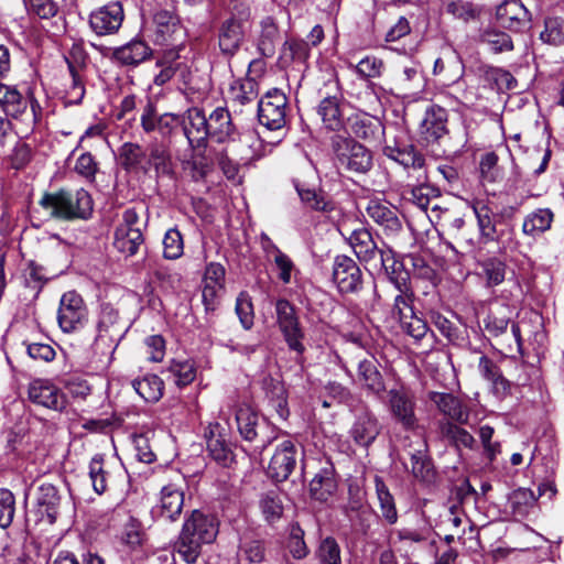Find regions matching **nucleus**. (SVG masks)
Wrapping results in <instances>:
<instances>
[{
  "label": "nucleus",
  "instance_id": "obj_64",
  "mask_svg": "<svg viewBox=\"0 0 564 564\" xmlns=\"http://www.w3.org/2000/svg\"><path fill=\"white\" fill-rule=\"evenodd\" d=\"M33 152L30 144L25 142H18L12 152L8 155L7 161L14 170L24 169L32 160Z\"/></svg>",
  "mask_w": 564,
  "mask_h": 564
},
{
  "label": "nucleus",
  "instance_id": "obj_27",
  "mask_svg": "<svg viewBox=\"0 0 564 564\" xmlns=\"http://www.w3.org/2000/svg\"><path fill=\"white\" fill-rule=\"evenodd\" d=\"M513 310L509 304L495 301L488 308L487 316L484 318V329L494 337L506 333L511 322Z\"/></svg>",
  "mask_w": 564,
  "mask_h": 564
},
{
  "label": "nucleus",
  "instance_id": "obj_26",
  "mask_svg": "<svg viewBox=\"0 0 564 564\" xmlns=\"http://www.w3.org/2000/svg\"><path fill=\"white\" fill-rule=\"evenodd\" d=\"M429 400L448 419L447 421L459 424L467 423L469 413L457 397L452 393L431 391Z\"/></svg>",
  "mask_w": 564,
  "mask_h": 564
},
{
  "label": "nucleus",
  "instance_id": "obj_17",
  "mask_svg": "<svg viewBox=\"0 0 564 564\" xmlns=\"http://www.w3.org/2000/svg\"><path fill=\"white\" fill-rule=\"evenodd\" d=\"M367 216L378 225L387 237H393L401 232L402 221L398 209L387 202L370 199L366 207Z\"/></svg>",
  "mask_w": 564,
  "mask_h": 564
},
{
  "label": "nucleus",
  "instance_id": "obj_46",
  "mask_svg": "<svg viewBox=\"0 0 564 564\" xmlns=\"http://www.w3.org/2000/svg\"><path fill=\"white\" fill-rule=\"evenodd\" d=\"M317 112L325 127L329 130H339L343 126V118L339 109V100L336 96H328L322 99Z\"/></svg>",
  "mask_w": 564,
  "mask_h": 564
},
{
  "label": "nucleus",
  "instance_id": "obj_20",
  "mask_svg": "<svg viewBox=\"0 0 564 564\" xmlns=\"http://www.w3.org/2000/svg\"><path fill=\"white\" fill-rule=\"evenodd\" d=\"M410 468L405 463V467L411 471L412 476L426 486L434 485L437 479V471L433 460L429 455L427 444L420 443L417 448L409 451Z\"/></svg>",
  "mask_w": 564,
  "mask_h": 564
},
{
  "label": "nucleus",
  "instance_id": "obj_45",
  "mask_svg": "<svg viewBox=\"0 0 564 564\" xmlns=\"http://www.w3.org/2000/svg\"><path fill=\"white\" fill-rule=\"evenodd\" d=\"M375 487L382 518L389 524H394L398 521V511L393 496L379 476L375 477Z\"/></svg>",
  "mask_w": 564,
  "mask_h": 564
},
{
  "label": "nucleus",
  "instance_id": "obj_22",
  "mask_svg": "<svg viewBox=\"0 0 564 564\" xmlns=\"http://www.w3.org/2000/svg\"><path fill=\"white\" fill-rule=\"evenodd\" d=\"M500 24L513 32L522 31L530 22V12L521 0H506L496 11Z\"/></svg>",
  "mask_w": 564,
  "mask_h": 564
},
{
  "label": "nucleus",
  "instance_id": "obj_51",
  "mask_svg": "<svg viewBox=\"0 0 564 564\" xmlns=\"http://www.w3.org/2000/svg\"><path fill=\"white\" fill-rule=\"evenodd\" d=\"M310 55L308 43L303 40H289L283 44L280 62L289 65L291 62L304 63Z\"/></svg>",
  "mask_w": 564,
  "mask_h": 564
},
{
  "label": "nucleus",
  "instance_id": "obj_58",
  "mask_svg": "<svg viewBox=\"0 0 564 564\" xmlns=\"http://www.w3.org/2000/svg\"><path fill=\"white\" fill-rule=\"evenodd\" d=\"M30 13L40 19H52L59 14L62 0H24Z\"/></svg>",
  "mask_w": 564,
  "mask_h": 564
},
{
  "label": "nucleus",
  "instance_id": "obj_35",
  "mask_svg": "<svg viewBox=\"0 0 564 564\" xmlns=\"http://www.w3.org/2000/svg\"><path fill=\"white\" fill-rule=\"evenodd\" d=\"M478 371L484 379L491 383L492 391L498 397H505L510 389V382L502 376L498 365L482 355L478 361Z\"/></svg>",
  "mask_w": 564,
  "mask_h": 564
},
{
  "label": "nucleus",
  "instance_id": "obj_52",
  "mask_svg": "<svg viewBox=\"0 0 564 564\" xmlns=\"http://www.w3.org/2000/svg\"><path fill=\"white\" fill-rule=\"evenodd\" d=\"M166 371L178 387L189 384L196 377V369L191 360H172Z\"/></svg>",
  "mask_w": 564,
  "mask_h": 564
},
{
  "label": "nucleus",
  "instance_id": "obj_29",
  "mask_svg": "<svg viewBox=\"0 0 564 564\" xmlns=\"http://www.w3.org/2000/svg\"><path fill=\"white\" fill-rule=\"evenodd\" d=\"M380 267L388 274L390 281L395 285L399 292L410 291L408 281L409 273L404 269L402 261L395 259V254L391 249H383L378 259Z\"/></svg>",
  "mask_w": 564,
  "mask_h": 564
},
{
  "label": "nucleus",
  "instance_id": "obj_50",
  "mask_svg": "<svg viewBox=\"0 0 564 564\" xmlns=\"http://www.w3.org/2000/svg\"><path fill=\"white\" fill-rule=\"evenodd\" d=\"M149 161L158 173L169 175L172 173V158L165 140L154 142L149 147Z\"/></svg>",
  "mask_w": 564,
  "mask_h": 564
},
{
  "label": "nucleus",
  "instance_id": "obj_8",
  "mask_svg": "<svg viewBox=\"0 0 564 564\" xmlns=\"http://www.w3.org/2000/svg\"><path fill=\"white\" fill-rule=\"evenodd\" d=\"M140 126L145 134L158 133L162 140L174 134L180 127L177 113H159L156 105L148 99L141 109Z\"/></svg>",
  "mask_w": 564,
  "mask_h": 564
},
{
  "label": "nucleus",
  "instance_id": "obj_55",
  "mask_svg": "<svg viewBox=\"0 0 564 564\" xmlns=\"http://www.w3.org/2000/svg\"><path fill=\"white\" fill-rule=\"evenodd\" d=\"M401 329L414 340H422L429 333L427 323L415 312L404 315L399 319Z\"/></svg>",
  "mask_w": 564,
  "mask_h": 564
},
{
  "label": "nucleus",
  "instance_id": "obj_47",
  "mask_svg": "<svg viewBox=\"0 0 564 564\" xmlns=\"http://www.w3.org/2000/svg\"><path fill=\"white\" fill-rule=\"evenodd\" d=\"M479 42L489 46L490 51L495 54L510 52L513 50V42L509 34L487 28L480 31Z\"/></svg>",
  "mask_w": 564,
  "mask_h": 564
},
{
  "label": "nucleus",
  "instance_id": "obj_40",
  "mask_svg": "<svg viewBox=\"0 0 564 564\" xmlns=\"http://www.w3.org/2000/svg\"><path fill=\"white\" fill-rule=\"evenodd\" d=\"M143 242L144 238L141 229L116 228L113 246L127 257L134 256Z\"/></svg>",
  "mask_w": 564,
  "mask_h": 564
},
{
  "label": "nucleus",
  "instance_id": "obj_18",
  "mask_svg": "<svg viewBox=\"0 0 564 564\" xmlns=\"http://www.w3.org/2000/svg\"><path fill=\"white\" fill-rule=\"evenodd\" d=\"M184 506V491L175 484H169L161 489L159 502L152 508L153 518L164 521H175Z\"/></svg>",
  "mask_w": 564,
  "mask_h": 564
},
{
  "label": "nucleus",
  "instance_id": "obj_42",
  "mask_svg": "<svg viewBox=\"0 0 564 564\" xmlns=\"http://www.w3.org/2000/svg\"><path fill=\"white\" fill-rule=\"evenodd\" d=\"M134 391L147 402H156L163 395L164 382L156 375H147L132 381Z\"/></svg>",
  "mask_w": 564,
  "mask_h": 564
},
{
  "label": "nucleus",
  "instance_id": "obj_21",
  "mask_svg": "<svg viewBox=\"0 0 564 564\" xmlns=\"http://www.w3.org/2000/svg\"><path fill=\"white\" fill-rule=\"evenodd\" d=\"M447 113L441 107H431L425 111L424 118L420 124L421 139L426 144L440 143L447 133Z\"/></svg>",
  "mask_w": 564,
  "mask_h": 564
},
{
  "label": "nucleus",
  "instance_id": "obj_16",
  "mask_svg": "<svg viewBox=\"0 0 564 564\" xmlns=\"http://www.w3.org/2000/svg\"><path fill=\"white\" fill-rule=\"evenodd\" d=\"M389 409L395 422L404 430L412 431L417 426L415 401L413 395L403 389L389 391Z\"/></svg>",
  "mask_w": 564,
  "mask_h": 564
},
{
  "label": "nucleus",
  "instance_id": "obj_19",
  "mask_svg": "<svg viewBox=\"0 0 564 564\" xmlns=\"http://www.w3.org/2000/svg\"><path fill=\"white\" fill-rule=\"evenodd\" d=\"M471 207L477 219L480 238L485 242H502L506 238V230L499 228V220L488 203L481 199H476Z\"/></svg>",
  "mask_w": 564,
  "mask_h": 564
},
{
  "label": "nucleus",
  "instance_id": "obj_5",
  "mask_svg": "<svg viewBox=\"0 0 564 564\" xmlns=\"http://www.w3.org/2000/svg\"><path fill=\"white\" fill-rule=\"evenodd\" d=\"M278 327L290 350L302 355L305 351L303 339L305 337L296 315L295 307L285 299L275 302Z\"/></svg>",
  "mask_w": 564,
  "mask_h": 564
},
{
  "label": "nucleus",
  "instance_id": "obj_3",
  "mask_svg": "<svg viewBox=\"0 0 564 564\" xmlns=\"http://www.w3.org/2000/svg\"><path fill=\"white\" fill-rule=\"evenodd\" d=\"M335 165L339 172L367 174L373 166L370 150L352 138L336 134L332 138Z\"/></svg>",
  "mask_w": 564,
  "mask_h": 564
},
{
  "label": "nucleus",
  "instance_id": "obj_60",
  "mask_svg": "<svg viewBox=\"0 0 564 564\" xmlns=\"http://www.w3.org/2000/svg\"><path fill=\"white\" fill-rule=\"evenodd\" d=\"M107 476L108 473L104 468L102 455H95L89 464V477L94 490L99 495L107 490Z\"/></svg>",
  "mask_w": 564,
  "mask_h": 564
},
{
  "label": "nucleus",
  "instance_id": "obj_31",
  "mask_svg": "<svg viewBox=\"0 0 564 564\" xmlns=\"http://www.w3.org/2000/svg\"><path fill=\"white\" fill-rule=\"evenodd\" d=\"M208 138L223 143L229 140L235 133L231 117L226 108H216L208 118Z\"/></svg>",
  "mask_w": 564,
  "mask_h": 564
},
{
  "label": "nucleus",
  "instance_id": "obj_44",
  "mask_svg": "<svg viewBox=\"0 0 564 564\" xmlns=\"http://www.w3.org/2000/svg\"><path fill=\"white\" fill-rule=\"evenodd\" d=\"M553 217L551 209L539 208L524 218L522 232L531 237L543 234L551 228Z\"/></svg>",
  "mask_w": 564,
  "mask_h": 564
},
{
  "label": "nucleus",
  "instance_id": "obj_62",
  "mask_svg": "<svg viewBox=\"0 0 564 564\" xmlns=\"http://www.w3.org/2000/svg\"><path fill=\"white\" fill-rule=\"evenodd\" d=\"M380 124L375 122L371 118H355L351 122V133L359 139L371 141L376 139Z\"/></svg>",
  "mask_w": 564,
  "mask_h": 564
},
{
  "label": "nucleus",
  "instance_id": "obj_2",
  "mask_svg": "<svg viewBox=\"0 0 564 564\" xmlns=\"http://www.w3.org/2000/svg\"><path fill=\"white\" fill-rule=\"evenodd\" d=\"M40 205L51 217L63 220L87 219L93 212L91 196L84 188L45 193Z\"/></svg>",
  "mask_w": 564,
  "mask_h": 564
},
{
  "label": "nucleus",
  "instance_id": "obj_48",
  "mask_svg": "<svg viewBox=\"0 0 564 564\" xmlns=\"http://www.w3.org/2000/svg\"><path fill=\"white\" fill-rule=\"evenodd\" d=\"M337 485L329 470H322L310 482L311 496L318 501H326L335 491Z\"/></svg>",
  "mask_w": 564,
  "mask_h": 564
},
{
  "label": "nucleus",
  "instance_id": "obj_37",
  "mask_svg": "<svg viewBox=\"0 0 564 564\" xmlns=\"http://www.w3.org/2000/svg\"><path fill=\"white\" fill-rule=\"evenodd\" d=\"M358 380L364 388L379 395L386 390L382 375L373 359H364L358 364Z\"/></svg>",
  "mask_w": 564,
  "mask_h": 564
},
{
  "label": "nucleus",
  "instance_id": "obj_4",
  "mask_svg": "<svg viewBox=\"0 0 564 564\" xmlns=\"http://www.w3.org/2000/svg\"><path fill=\"white\" fill-rule=\"evenodd\" d=\"M118 314L113 311H104L98 323V333L91 346L94 354L99 357L110 359L119 341L124 336L127 329L119 323Z\"/></svg>",
  "mask_w": 564,
  "mask_h": 564
},
{
  "label": "nucleus",
  "instance_id": "obj_54",
  "mask_svg": "<svg viewBox=\"0 0 564 564\" xmlns=\"http://www.w3.org/2000/svg\"><path fill=\"white\" fill-rule=\"evenodd\" d=\"M536 498L532 490L519 488L509 496V505L514 516L523 517L534 506Z\"/></svg>",
  "mask_w": 564,
  "mask_h": 564
},
{
  "label": "nucleus",
  "instance_id": "obj_6",
  "mask_svg": "<svg viewBox=\"0 0 564 564\" xmlns=\"http://www.w3.org/2000/svg\"><path fill=\"white\" fill-rule=\"evenodd\" d=\"M288 98L278 88L268 90L258 102L259 122L269 130H280L286 124Z\"/></svg>",
  "mask_w": 564,
  "mask_h": 564
},
{
  "label": "nucleus",
  "instance_id": "obj_39",
  "mask_svg": "<svg viewBox=\"0 0 564 564\" xmlns=\"http://www.w3.org/2000/svg\"><path fill=\"white\" fill-rule=\"evenodd\" d=\"M237 560L239 564H265L267 551L262 540L240 539Z\"/></svg>",
  "mask_w": 564,
  "mask_h": 564
},
{
  "label": "nucleus",
  "instance_id": "obj_7",
  "mask_svg": "<svg viewBox=\"0 0 564 564\" xmlns=\"http://www.w3.org/2000/svg\"><path fill=\"white\" fill-rule=\"evenodd\" d=\"M249 14L240 12L223 20L218 26L217 37L221 54L226 57L235 56L240 50L246 35V23Z\"/></svg>",
  "mask_w": 564,
  "mask_h": 564
},
{
  "label": "nucleus",
  "instance_id": "obj_53",
  "mask_svg": "<svg viewBox=\"0 0 564 564\" xmlns=\"http://www.w3.org/2000/svg\"><path fill=\"white\" fill-rule=\"evenodd\" d=\"M315 556L319 564H341L340 546L333 536H327L319 542Z\"/></svg>",
  "mask_w": 564,
  "mask_h": 564
},
{
  "label": "nucleus",
  "instance_id": "obj_49",
  "mask_svg": "<svg viewBox=\"0 0 564 564\" xmlns=\"http://www.w3.org/2000/svg\"><path fill=\"white\" fill-rule=\"evenodd\" d=\"M259 507L264 520L270 524L276 522L283 514L282 499L276 490H269L262 494Z\"/></svg>",
  "mask_w": 564,
  "mask_h": 564
},
{
  "label": "nucleus",
  "instance_id": "obj_63",
  "mask_svg": "<svg viewBox=\"0 0 564 564\" xmlns=\"http://www.w3.org/2000/svg\"><path fill=\"white\" fill-rule=\"evenodd\" d=\"M268 241L273 250V261L279 270V279L284 284H289L291 282L292 271L294 270V263L291 258L282 252L270 239H268Z\"/></svg>",
  "mask_w": 564,
  "mask_h": 564
},
{
  "label": "nucleus",
  "instance_id": "obj_10",
  "mask_svg": "<svg viewBox=\"0 0 564 564\" xmlns=\"http://www.w3.org/2000/svg\"><path fill=\"white\" fill-rule=\"evenodd\" d=\"M180 126L187 139L188 145L193 149L206 147L208 139V119L200 108H188L182 115H178Z\"/></svg>",
  "mask_w": 564,
  "mask_h": 564
},
{
  "label": "nucleus",
  "instance_id": "obj_56",
  "mask_svg": "<svg viewBox=\"0 0 564 564\" xmlns=\"http://www.w3.org/2000/svg\"><path fill=\"white\" fill-rule=\"evenodd\" d=\"M144 156L145 152L138 143L127 142L120 148V162L127 171L140 169Z\"/></svg>",
  "mask_w": 564,
  "mask_h": 564
},
{
  "label": "nucleus",
  "instance_id": "obj_33",
  "mask_svg": "<svg viewBox=\"0 0 564 564\" xmlns=\"http://www.w3.org/2000/svg\"><path fill=\"white\" fill-rule=\"evenodd\" d=\"M480 276L485 280L487 288L500 285L508 272L506 259L500 256H488L478 261Z\"/></svg>",
  "mask_w": 564,
  "mask_h": 564
},
{
  "label": "nucleus",
  "instance_id": "obj_9",
  "mask_svg": "<svg viewBox=\"0 0 564 564\" xmlns=\"http://www.w3.org/2000/svg\"><path fill=\"white\" fill-rule=\"evenodd\" d=\"M57 322L65 333H73L84 327L87 322V308L82 296L75 291L62 295L57 312Z\"/></svg>",
  "mask_w": 564,
  "mask_h": 564
},
{
  "label": "nucleus",
  "instance_id": "obj_43",
  "mask_svg": "<svg viewBox=\"0 0 564 564\" xmlns=\"http://www.w3.org/2000/svg\"><path fill=\"white\" fill-rule=\"evenodd\" d=\"M446 12L464 23L480 20L484 9L480 4L468 0H451L445 6Z\"/></svg>",
  "mask_w": 564,
  "mask_h": 564
},
{
  "label": "nucleus",
  "instance_id": "obj_36",
  "mask_svg": "<svg viewBox=\"0 0 564 564\" xmlns=\"http://www.w3.org/2000/svg\"><path fill=\"white\" fill-rule=\"evenodd\" d=\"M280 39L278 24L271 17L260 21V32L257 39V50L263 57H271L275 53V46Z\"/></svg>",
  "mask_w": 564,
  "mask_h": 564
},
{
  "label": "nucleus",
  "instance_id": "obj_23",
  "mask_svg": "<svg viewBox=\"0 0 564 564\" xmlns=\"http://www.w3.org/2000/svg\"><path fill=\"white\" fill-rule=\"evenodd\" d=\"M381 425L373 413L366 410L357 415L349 434L354 442L361 447H369L378 437Z\"/></svg>",
  "mask_w": 564,
  "mask_h": 564
},
{
  "label": "nucleus",
  "instance_id": "obj_57",
  "mask_svg": "<svg viewBox=\"0 0 564 564\" xmlns=\"http://www.w3.org/2000/svg\"><path fill=\"white\" fill-rule=\"evenodd\" d=\"M184 242L176 228L169 229L163 238V256L169 260H176L183 256Z\"/></svg>",
  "mask_w": 564,
  "mask_h": 564
},
{
  "label": "nucleus",
  "instance_id": "obj_11",
  "mask_svg": "<svg viewBox=\"0 0 564 564\" xmlns=\"http://www.w3.org/2000/svg\"><path fill=\"white\" fill-rule=\"evenodd\" d=\"M154 42L160 45L178 46L185 31L177 15L169 10H160L153 15Z\"/></svg>",
  "mask_w": 564,
  "mask_h": 564
},
{
  "label": "nucleus",
  "instance_id": "obj_32",
  "mask_svg": "<svg viewBox=\"0 0 564 564\" xmlns=\"http://www.w3.org/2000/svg\"><path fill=\"white\" fill-rule=\"evenodd\" d=\"M383 153L404 169L422 170L425 164L424 156L411 144L402 147L387 144Z\"/></svg>",
  "mask_w": 564,
  "mask_h": 564
},
{
  "label": "nucleus",
  "instance_id": "obj_15",
  "mask_svg": "<svg viewBox=\"0 0 564 564\" xmlns=\"http://www.w3.org/2000/svg\"><path fill=\"white\" fill-rule=\"evenodd\" d=\"M28 395L34 404L54 411H63L66 408L65 393L53 382L46 379H35L28 388Z\"/></svg>",
  "mask_w": 564,
  "mask_h": 564
},
{
  "label": "nucleus",
  "instance_id": "obj_61",
  "mask_svg": "<svg viewBox=\"0 0 564 564\" xmlns=\"http://www.w3.org/2000/svg\"><path fill=\"white\" fill-rule=\"evenodd\" d=\"M544 31L540 39L551 45H562L564 43L563 20L560 18H547L544 21Z\"/></svg>",
  "mask_w": 564,
  "mask_h": 564
},
{
  "label": "nucleus",
  "instance_id": "obj_38",
  "mask_svg": "<svg viewBox=\"0 0 564 564\" xmlns=\"http://www.w3.org/2000/svg\"><path fill=\"white\" fill-rule=\"evenodd\" d=\"M438 429L442 438L447 441L448 444L456 449H460L462 447L471 449L476 444L474 436L455 422L440 421Z\"/></svg>",
  "mask_w": 564,
  "mask_h": 564
},
{
  "label": "nucleus",
  "instance_id": "obj_14",
  "mask_svg": "<svg viewBox=\"0 0 564 564\" xmlns=\"http://www.w3.org/2000/svg\"><path fill=\"white\" fill-rule=\"evenodd\" d=\"M297 448L291 440L282 441L275 448L267 474L276 482L286 480L296 466Z\"/></svg>",
  "mask_w": 564,
  "mask_h": 564
},
{
  "label": "nucleus",
  "instance_id": "obj_25",
  "mask_svg": "<svg viewBox=\"0 0 564 564\" xmlns=\"http://www.w3.org/2000/svg\"><path fill=\"white\" fill-rule=\"evenodd\" d=\"M345 237L360 262L369 264L381 253L382 249L377 246L371 232L365 227L354 229Z\"/></svg>",
  "mask_w": 564,
  "mask_h": 564
},
{
  "label": "nucleus",
  "instance_id": "obj_34",
  "mask_svg": "<svg viewBox=\"0 0 564 564\" xmlns=\"http://www.w3.org/2000/svg\"><path fill=\"white\" fill-rule=\"evenodd\" d=\"M61 496L57 488L48 482L39 486L36 492V505L39 513L46 517L50 523L55 522Z\"/></svg>",
  "mask_w": 564,
  "mask_h": 564
},
{
  "label": "nucleus",
  "instance_id": "obj_13",
  "mask_svg": "<svg viewBox=\"0 0 564 564\" xmlns=\"http://www.w3.org/2000/svg\"><path fill=\"white\" fill-rule=\"evenodd\" d=\"M124 19L120 2H110L93 11L89 15V26L98 36L111 35L119 31Z\"/></svg>",
  "mask_w": 564,
  "mask_h": 564
},
{
  "label": "nucleus",
  "instance_id": "obj_30",
  "mask_svg": "<svg viewBox=\"0 0 564 564\" xmlns=\"http://www.w3.org/2000/svg\"><path fill=\"white\" fill-rule=\"evenodd\" d=\"M236 423L243 440L254 441L268 426L259 422V415L247 404L239 405L236 411Z\"/></svg>",
  "mask_w": 564,
  "mask_h": 564
},
{
  "label": "nucleus",
  "instance_id": "obj_41",
  "mask_svg": "<svg viewBox=\"0 0 564 564\" xmlns=\"http://www.w3.org/2000/svg\"><path fill=\"white\" fill-rule=\"evenodd\" d=\"M207 451L212 458L223 467H229L235 460L230 445L226 442L224 435L216 434L215 430H210L207 436Z\"/></svg>",
  "mask_w": 564,
  "mask_h": 564
},
{
  "label": "nucleus",
  "instance_id": "obj_12",
  "mask_svg": "<svg viewBox=\"0 0 564 564\" xmlns=\"http://www.w3.org/2000/svg\"><path fill=\"white\" fill-rule=\"evenodd\" d=\"M332 276L340 293H356L362 286L360 268L345 254H339L334 259Z\"/></svg>",
  "mask_w": 564,
  "mask_h": 564
},
{
  "label": "nucleus",
  "instance_id": "obj_24",
  "mask_svg": "<svg viewBox=\"0 0 564 564\" xmlns=\"http://www.w3.org/2000/svg\"><path fill=\"white\" fill-rule=\"evenodd\" d=\"M152 55L151 47L142 40H131L124 45L112 48L110 58L121 66H138Z\"/></svg>",
  "mask_w": 564,
  "mask_h": 564
},
{
  "label": "nucleus",
  "instance_id": "obj_28",
  "mask_svg": "<svg viewBox=\"0 0 564 564\" xmlns=\"http://www.w3.org/2000/svg\"><path fill=\"white\" fill-rule=\"evenodd\" d=\"M28 107L29 99L15 86L0 83V108L8 118L20 119Z\"/></svg>",
  "mask_w": 564,
  "mask_h": 564
},
{
  "label": "nucleus",
  "instance_id": "obj_1",
  "mask_svg": "<svg viewBox=\"0 0 564 564\" xmlns=\"http://www.w3.org/2000/svg\"><path fill=\"white\" fill-rule=\"evenodd\" d=\"M218 533L217 519L194 510L184 522L177 541V553L188 564L195 563L200 554L202 545L212 543Z\"/></svg>",
  "mask_w": 564,
  "mask_h": 564
},
{
  "label": "nucleus",
  "instance_id": "obj_59",
  "mask_svg": "<svg viewBox=\"0 0 564 564\" xmlns=\"http://www.w3.org/2000/svg\"><path fill=\"white\" fill-rule=\"evenodd\" d=\"M354 68L359 77L364 79L379 78L383 73L384 63L377 56L368 55L360 59Z\"/></svg>",
  "mask_w": 564,
  "mask_h": 564
}]
</instances>
